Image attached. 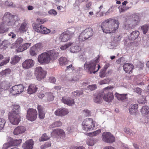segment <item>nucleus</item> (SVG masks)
<instances>
[{
	"instance_id": "obj_22",
	"label": "nucleus",
	"mask_w": 149,
	"mask_h": 149,
	"mask_svg": "<svg viewBox=\"0 0 149 149\" xmlns=\"http://www.w3.org/2000/svg\"><path fill=\"white\" fill-rule=\"evenodd\" d=\"M71 37L70 35L66 33V31L61 35L59 39L61 42H65L68 40Z\"/></svg>"
},
{
	"instance_id": "obj_46",
	"label": "nucleus",
	"mask_w": 149,
	"mask_h": 149,
	"mask_svg": "<svg viewBox=\"0 0 149 149\" xmlns=\"http://www.w3.org/2000/svg\"><path fill=\"white\" fill-rule=\"evenodd\" d=\"M124 131L126 133L131 136L135 134L134 133L128 128H125L124 129Z\"/></svg>"
},
{
	"instance_id": "obj_60",
	"label": "nucleus",
	"mask_w": 149,
	"mask_h": 149,
	"mask_svg": "<svg viewBox=\"0 0 149 149\" xmlns=\"http://www.w3.org/2000/svg\"><path fill=\"white\" fill-rule=\"evenodd\" d=\"M87 88L91 91H92L95 89L97 88V87L95 85H91L88 86Z\"/></svg>"
},
{
	"instance_id": "obj_11",
	"label": "nucleus",
	"mask_w": 149,
	"mask_h": 149,
	"mask_svg": "<svg viewBox=\"0 0 149 149\" xmlns=\"http://www.w3.org/2000/svg\"><path fill=\"white\" fill-rule=\"evenodd\" d=\"M37 113L36 110L29 109L27 110L26 118L28 120L33 121L37 118Z\"/></svg>"
},
{
	"instance_id": "obj_7",
	"label": "nucleus",
	"mask_w": 149,
	"mask_h": 149,
	"mask_svg": "<svg viewBox=\"0 0 149 149\" xmlns=\"http://www.w3.org/2000/svg\"><path fill=\"white\" fill-rule=\"evenodd\" d=\"M113 88V87L108 86L103 89V91L102 92H104L103 96V99L105 101L110 102L113 100V93L111 92L107 91V90L110 89L111 88Z\"/></svg>"
},
{
	"instance_id": "obj_8",
	"label": "nucleus",
	"mask_w": 149,
	"mask_h": 149,
	"mask_svg": "<svg viewBox=\"0 0 149 149\" xmlns=\"http://www.w3.org/2000/svg\"><path fill=\"white\" fill-rule=\"evenodd\" d=\"M32 26L33 29L35 31L40 33L46 34L49 33L51 31L49 29L38 24H33Z\"/></svg>"
},
{
	"instance_id": "obj_62",
	"label": "nucleus",
	"mask_w": 149,
	"mask_h": 149,
	"mask_svg": "<svg viewBox=\"0 0 149 149\" xmlns=\"http://www.w3.org/2000/svg\"><path fill=\"white\" fill-rule=\"evenodd\" d=\"M83 113L86 116H88L90 115V111L88 109H85L83 111Z\"/></svg>"
},
{
	"instance_id": "obj_33",
	"label": "nucleus",
	"mask_w": 149,
	"mask_h": 149,
	"mask_svg": "<svg viewBox=\"0 0 149 149\" xmlns=\"http://www.w3.org/2000/svg\"><path fill=\"white\" fill-rule=\"evenodd\" d=\"M20 106L18 105H14L13 106V111L9 113L18 115L20 113Z\"/></svg>"
},
{
	"instance_id": "obj_30",
	"label": "nucleus",
	"mask_w": 149,
	"mask_h": 149,
	"mask_svg": "<svg viewBox=\"0 0 149 149\" xmlns=\"http://www.w3.org/2000/svg\"><path fill=\"white\" fill-rule=\"evenodd\" d=\"M141 111L143 116H149V107L147 106H143L141 109Z\"/></svg>"
},
{
	"instance_id": "obj_5",
	"label": "nucleus",
	"mask_w": 149,
	"mask_h": 149,
	"mask_svg": "<svg viewBox=\"0 0 149 149\" xmlns=\"http://www.w3.org/2000/svg\"><path fill=\"white\" fill-rule=\"evenodd\" d=\"M82 125L83 129L86 131L93 130L95 126L93 119L89 118H86L84 120Z\"/></svg>"
},
{
	"instance_id": "obj_53",
	"label": "nucleus",
	"mask_w": 149,
	"mask_h": 149,
	"mask_svg": "<svg viewBox=\"0 0 149 149\" xmlns=\"http://www.w3.org/2000/svg\"><path fill=\"white\" fill-rule=\"evenodd\" d=\"M23 39L21 38H19L15 42V45L17 47H18L22 43Z\"/></svg>"
},
{
	"instance_id": "obj_19",
	"label": "nucleus",
	"mask_w": 149,
	"mask_h": 149,
	"mask_svg": "<svg viewBox=\"0 0 149 149\" xmlns=\"http://www.w3.org/2000/svg\"><path fill=\"white\" fill-rule=\"evenodd\" d=\"M69 113L68 109L65 108L58 109L55 112V114L59 116H63Z\"/></svg>"
},
{
	"instance_id": "obj_43",
	"label": "nucleus",
	"mask_w": 149,
	"mask_h": 149,
	"mask_svg": "<svg viewBox=\"0 0 149 149\" xmlns=\"http://www.w3.org/2000/svg\"><path fill=\"white\" fill-rule=\"evenodd\" d=\"M50 138V136L47 135L46 134H43L41 136L40 138L39 139L40 141H44L49 139Z\"/></svg>"
},
{
	"instance_id": "obj_18",
	"label": "nucleus",
	"mask_w": 149,
	"mask_h": 149,
	"mask_svg": "<svg viewBox=\"0 0 149 149\" xmlns=\"http://www.w3.org/2000/svg\"><path fill=\"white\" fill-rule=\"evenodd\" d=\"M49 60L50 61L57 58L58 53L55 50H51L47 52Z\"/></svg>"
},
{
	"instance_id": "obj_2",
	"label": "nucleus",
	"mask_w": 149,
	"mask_h": 149,
	"mask_svg": "<svg viewBox=\"0 0 149 149\" xmlns=\"http://www.w3.org/2000/svg\"><path fill=\"white\" fill-rule=\"evenodd\" d=\"M140 20V17L138 14L132 15L128 17L124 23L123 28L127 30L134 29L138 25Z\"/></svg>"
},
{
	"instance_id": "obj_61",
	"label": "nucleus",
	"mask_w": 149,
	"mask_h": 149,
	"mask_svg": "<svg viewBox=\"0 0 149 149\" xmlns=\"http://www.w3.org/2000/svg\"><path fill=\"white\" fill-rule=\"evenodd\" d=\"M21 59V58L17 56H15L13 58V61L14 63H17Z\"/></svg>"
},
{
	"instance_id": "obj_57",
	"label": "nucleus",
	"mask_w": 149,
	"mask_h": 149,
	"mask_svg": "<svg viewBox=\"0 0 149 149\" xmlns=\"http://www.w3.org/2000/svg\"><path fill=\"white\" fill-rule=\"evenodd\" d=\"M130 7L128 6H123V7H119V11L120 13L123 12L129 9Z\"/></svg>"
},
{
	"instance_id": "obj_49",
	"label": "nucleus",
	"mask_w": 149,
	"mask_h": 149,
	"mask_svg": "<svg viewBox=\"0 0 149 149\" xmlns=\"http://www.w3.org/2000/svg\"><path fill=\"white\" fill-rule=\"evenodd\" d=\"M6 123V121L4 119L0 118V131L3 128Z\"/></svg>"
},
{
	"instance_id": "obj_24",
	"label": "nucleus",
	"mask_w": 149,
	"mask_h": 149,
	"mask_svg": "<svg viewBox=\"0 0 149 149\" xmlns=\"http://www.w3.org/2000/svg\"><path fill=\"white\" fill-rule=\"evenodd\" d=\"M62 102L69 106H72L74 104V100L70 97H63L62 99Z\"/></svg>"
},
{
	"instance_id": "obj_14",
	"label": "nucleus",
	"mask_w": 149,
	"mask_h": 149,
	"mask_svg": "<svg viewBox=\"0 0 149 149\" xmlns=\"http://www.w3.org/2000/svg\"><path fill=\"white\" fill-rule=\"evenodd\" d=\"M8 118L10 123L14 125H17L20 121V117L18 115L9 113Z\"/></svg>"
},
{
	"instance_id": "obj_38",
	"label": "nucleus",
	"mask_w": 149,
	"mask_h": 149,
	"mask_svg": "<svg viewBox=\"0 0 149 149\" xmlns=\"http://www.w3.org/2000/svg\"><path fill=\"white\" fill-rule=\"evenodd\" d=\"M68 61L65 57H61L59 59V63L61 66L65 65L68 63Z\"/></svg>"
},
{
	"instance_id": "obj_55",
	"label": "nucleus",
	"mask_w": 149,
	"mask_h": 149,
	"mask_svg": "<svg viewBox=\"0 0 149 149\" xmlns=\"http://www.w3.org/2000/svg\"><path fill=\"white\" fill-rule=\"evenodd\" d=\"M6 5L8 6H10L14 8H15L16 7L15 4L13 3L12 2L10 1H6Z\"/></svg>"
},
{
	"instance_id": "obj_44",
	"label": "nucleus",
	"mask_w": 149,
	"mask_h": 149,
	"mask_svg": "<svg viewBox=\"0 0 149 149\" xmlns=\"http://www.w3.org/2000/svg\"><path fill=\"white\" fill-rule=\"evenodd\" d=\"M38 52L33 46L32 47L30 50V53L32 56H36Z\"/></svg>"
},
{
	"instance_id": "obj_40",
	"label": "nucleus",
	"mask_w": 149,
	"mask_h": 149,
	"mask_svg": "<svg viewBox=\"0 0 149 149\" xmlns=\"http://www.w3.org/2000/svg\"><path fill=\"white\" fill-rule=\"evenodd\" d=\"M141 29L142 30L143 33L145 34L149 29V24L144 25L141 26Z\"/></svg>"
},
{
	"instance_id": "obj_17",
	"label": "nucleus",
	"mask_w": 149,
	"mask_h": 149,
	"mask_svg": "<svg viewBox=\"0 0 149 149\" xmlns=\"http://www.w3.org/2000/svg\"><path fill=\"white\" fill-rule=\"evenodd\" d=\"M109 66L110 64L107 63L105 65L103 68L100 70V77L103 78L109 74L110 71L107 70V69Z\"/></svg>"
},
{
	"instance_id": "obj_54",
	"label": "nucleus",
	"mask_w": 149,
	"mask_h": 149,
	"mask_svg": "<svg viewBox=\"0 0 149 149\" xmlns=\"http://www.w3.org/2000/svg\"><path fill=\"white\" fill-rule=\"evenodd\" d=\"M83 93L82 91H74L73 93V95L74 96H79L81 95Z\"/></svg>"
},
{
	"instance_id": "obj_56",
	"label": "nucleus",
	"mask_w": 149,
	"mask_h": 149,
	"mask_svg": "<svg viewBox=\"0 0 149 149\" xmlns=\"http://www.w3.org/2000/svg\"><path fill=\"white\" fill-rule=\"evenodd\" d=\"M110 81V79H106L100 81L99 83L100 85L108 84L109 82Z\"/></svg>"
},
{
	"instance_id": "obj_50",
	"label": "nucleus",
	"mask_w": 149,
	"mask_h": 149,
	"mask_svg": "<svg viewBox=\"0 0 149 149\" xmlns=\"http://www.w3.org/2000/svg\"><path fill=\"white\" fill-rule=\"evenodd\" d=\"M11 72L10 69H7L3 70L0 72V74L2 75H6L9 74Z\"/></svg>"
},
{
	"instance_id": "obj_47",
	"label": "nucleus",
	"mask_w": 149,
	"mask_h": 149,
	"mask_svg": "<svg viewBox=\"0 0 149 149\" xmlns=\"http://www.w3.org/2000/svg\"><path fill=\"white\" fill-rule=\"evenodd\" d=\"M76 29L75 27H72L68 29V30L67 31L66 33H67L69 34L72 37L74 34V33Z\"/></svg>"
},
{
	"instance_id": "obj_12",
	"label": "nucleus",
	"mask_w": 149,
	"mask_h": 149,
	"mask_svg": "<svg viewBox=\"0 0 149 149\" xmlns=\"http://www.w3.org/2000/svg\"><path fill=\"white\" fill-rule=\"evenodd\" d=\"M24 87L22 85L19 84L13 86L10 90V93L13 95L19 94L24 91Z\"/></svg>"
},
{
	"instance_id": "obj_39",
	"label": "nucleus",
	"mask_w": 149,
	"mask_h": 149,
	"mask_svg": "<svg viewBox=\"0 0 149 149\" xmlns=\"http://www.w3.org/2000/svg\"><path fill=\"white\" fill-rule=\"evenodd\" d=\"M8 28L6 26L2 23H0V33H3L8 30Z\"/></svg>"
},
{
	"instance_id": "obj_26",
	"label": "nucleus",
	"mask_w": 149,
	"mask_h": 149,
	"mask_svg": "<svg viewBox=\"0 0 149 149\" xmlns=\"http://www.w3.org/2000/svg\"><path fill=\"white\" fill-rule=\"evenodd\" d=\"M81 49V47L79 44H74L70 49V51L72 53H77L80 51Z\"/></svg>"
},
{
	"instance_id": "obj_63",
	"label": "nucleus",
	"mask_w": 149,
	"mask_h": 149,
	"mask_svg": "<svg viewBox=\"0 0 149 149\" xmlns=\"http://www.w3.org/2000/svg\"><path fill=\"white\" fill-rule=\"evenodd\" d=\"M51 146V143L49 142H47L41 146L42 149H45Z\"/></svg>"
},
{
	"instance_id": "obj_48",
	"label": "nucleus",
	"mask_w": 149,
	"mask_h": 149,
	"mask_svg": "<svg viewBox=\"0 0 149 149\" xmlns=\"http://www.w3.org/2000/svg\"><path fill=\"white\" fill-rule=\"evenodd\" d=\"M72 44V42H69L67 44H66L64 45H63L60 47V49L62 50H65L67 48L69 47L70 46H71Z\"/></svg>"
},
{
	"instance_id": "obj_52",
	"label": "nucleus",
	"mask_w": 149,
	"mask_h": 149,
	"mask_svg": "<svg viewBox=\"0 0 149 149\" xmlns=\"http://www.w3.org/2000/svg\"><path fill=\"white\" fill-rule=\"evenodd\" d=\"M96 143L95 140L93 139H88L87 142V144L90 146H93Z\"/></svg>"
},
{
	"instance_id": "obj_36",
	"label": "nucleus",
	"mask_w": 149,
	"mask_h": 149,
	"mask_svg": "<svg viewBox=\"0 0 149 149\" xmlns=\"http://www.w3.org/2000/svg\"><path fill=\"white\" fill-rule=\"evenodd\" d=\"M28 24L26 22H24L21 24L19 28V30L20 32L26 31L28 29Z\"/></svg>"
},
{
	"instance_id": "obj_34",
	"label": "nucleus",
	"mask_w": 149,
	"mask_h": 149,
	"mask_svg": "<svg viewBox=\"0 0 149 149\" xmlns=\"http://www.w3.org/2000/svg\"><path fill=\"white\" fill-rule=\"evenodd\" d=\"M127 95V94H120L116 93L115 94V96L118 100L123 101L125 100L127 98L126 96Z\"/></svg>"
},
{
	"instance_id": "obj_1",
	"label": "nucleus",
	"mask_w": 149,
	"mask_h": 149,
	"mask_svg": "<svg viewBox=\"0 0 149 149\" xmlns=\"http://www.w3.org/2000/svg\"><path fill=\"white\" fill-rule=\"evenodd\" d=\"M119 23L118 20L110 18L103 21L101 24L103 31L105 33H114L118 29Z\"/></svg>"
},
{
	"instance_id": "obj_6",
	"label": "nucleus",
	"mask_w": 149,
	"mask_h": 149,
	"mask_svg": "<svg viewBox=\"0 0 149 149\" xmlns=\"http://www.w3.org/2000/svg\"><path fill=\"white\" fill-rule=\"evenodd\" d=\"M93 29L91 28L86 29L82 31L79 36V39L81 41H84L91 37L93 34Z\"/></svg>"
},
{
	"instance_id": "obj_10",
	"label": "nucleus",
	"mask_w": 149,
	"mask_h": 149,
	"mask_svg": "<svg viewBox=\"0 0 149 149\" xmlns=\"http://www.w3.org/2000/svg\"><path fill=\"white\" fill-rule=\"evenodd\" d=\"M35 74L37 79L40 81L45 77L46 72L41 67H38L36 68Z\"/></svg>"
},
{
	"instance_id": "obj_29",
	"label": "nucleus",
	"mask_w": 149,
	"mask_h": 149,
	"mask_svg": "<svg viewBox=\"0 0 149 149\" xmlns=\"http://www.w3.org/2000/svg\"><path fill=\"white\" fill-rule=\"evenodd\" d=\"M138 108V106L137 104L131 105L129 108L130 113L131 114H135L137 111Z\"/></svg>"
},
{
	"instance_id": "obj_3",
	"label": "nucleus",
	"mask_w": 149,
	"mask_h": 149,
	"mask_svg": "<svg viewBox=\"0 0 149 149\" xmlns=\"http://www.w3.org/2000/svg\"><path fill=\"white\" fill-rule=\"evenodd\" d=\"M19 20L18 17L13 15L8 12L5 13L3 19V24L6 26L13 27Z\"/></svg>"
},
{
	"instance_id": "obj_21",
	"label": "nucleus",
	"mask_w": 149,
	"mask_h": 149,
	"mask_svg": "<svg viewBox=\"0 0 149 149\" xmlns=\"http://www.w3.org/2000/svg\"><path fill=\"white\" fill-rule=\"evenodd\" d=\"M33 144L34 141L33 140L30 139L23 144L22 147L24 149H32Z\"/></svg>"
},
{
	"instance_id": "obj_25",
	"label": "nucleus",
	"mask_w": 149,
	"mask_h": 149,
	"mask_svg": "<svg viewBox=\"0 0 149 149\" xmlns=\"http://www.w3.org/2000/svg\"><path fill=\"white\" fill-rule=\"evenodd\" d=\"M104 92H102L99 93L96 96H95L93 97V101L96 103H100L102 101V97Z\"/></svg>"
},
{
	"instance_id": "obj_37",
	"label": "nucleus",
	"mask_w": 149,
	"mask_h": 149,
	"mask_svg": "<svg viewBox=\"0 0 149 149\" xmlns=\"http://www.w3.org/2000/svg\"><path fill=\"white\" fill-rule=\"evenodd\" d=\"M139 35V32L138 31H132L130 34V39L132 40H134L138 37Z\"/></svg>"
},
{
	"instance_id": "obj_42",
	"label": "nucleus",
	"mask_w": 149,
	"mask_h": 149,
	"mask_svg": "<svg viewBox=\"0 0 149 149\" xmlns=\"http://www.w3.org/2000/svg\"><path fill=\"white\" fill-rule=\"evenodd\" d=\"M46 96L47 97V100L49 101L53 100L54 99V96L51 93H46Z\"/></svg>"
},
{
	"instance_id": "obj_28",
	"label": "nucleus",
	"mask_w": 149,
	"mask_h": 149,
	"mask_svg": "<svg viewBox=\"0 0 149 149\" xmlns=\"http://www.w3.org/2000/svg\"><path fill=\"white\" fill-rule=\"evenodd\" d=\"M38 88L36 87V85L32 84L29 85L28 89V93L31 94L36 93L37 90Z\"/></svg>"
},
{
	"instance_id": "obj_15",
	"label": "nucleus",
	"mask_w": 149,
	"mask_h": 149,
	"mask_svg": "<svg viewBox=\"0 0 149 149\" xmlns=\"http://www.w3.org/2000/svg\"><path fill=\"white\" fill-rule=\"evenodd\" d=\"M22 142V140L21 139L13 140L10 141L8 143H6L3 145V149H7L11 146H17L19 144Z\"/></svg>"
},
{
	"instance_id": "obj_41",
	"label": "nucleus",
	"mask_w": 149,
	"mask_h": 149,
	"mask_svg": "<svg viewBox=\"0 0 149 149\" xmlns=\"http://www.w3.org/2000/svg\"><path fill=\"white\" fill-rule=\"evenodd\" d=\"M9 45V42L8 40H5L2 42V43L0 45V47L1 49H5Z\"/></svg>"
},
{
	"instance_id": "obj_32",
	"label": "nucleus",
	"mask_w": 149,
	"mask_h": 149,
	"mask_svg": "<svg viewBox=\"0 0 149 149\" xmlns=\"http://www.w3.org/2000/svg\"><path fill=\"white\" fill-rule=\"evenodd\" d=\"M38 111L39 117L40 119H43L45 117V113L43 111L42 106L40 105H38Z\"/></svg>"
},
{
	"instance_id": "obj_31",
	"label": "nucleus",
	"mask_w": 149,
	"mask_h": 149,
	"mask_svg": "<svg viewBox=\"0 0 149 149\" xmlns=\"http://www.w3.org/2000/svg\"><path fill=\"white\" fill-rule=\"evenodd\" d=\"M30 43H27L24 44L22 46H19L18 49H17V52H20L26 49L31 45Z\"/></svg>"
},
{
	"instance_id": "obj_9",
	"label": "nucleus",
	"mask_w": 149,
	"mask_h": 149,
	"mask_svg": "<svg viewBox=\"0 0 149 149\" xmlns=\"http://www.w3.org/2000/svg\"><path fill=\"white\" fill-rule=\"evenodd\" d=\"M102 140L105 143H111L115 141V139L113 135L109 132H104L102 136Z\"/></svg>"
},
{
	"instance_id": "obj_4",
	"label": "nucleus",
	"mask_w": 149,
	"mask_h": 149,
	"mask_svg": "<svg viewBox=\"0 0 149 149\" xmlns=\"http://www.w3.org/2000/svg\"><path fill=\"white\" fill-rule=\"evenodd\" d=\"M97 61L96 60H92L86 63L84 65V69L91 74H95L98 71L100 68V65L97 64L96 68Z\"/></svg>"
},
{
	"instance_id": "obj_51",
	"label": "nucleus",
	"mask_w": 149,
	"mask_h": 149,
	"mask_svg": "<svg viewBox=\"0 0 149 149\" xmlns=\"http://www.w3.org/2000/svg\"><path fill=\"white\" fill-rule=\"evenodd\" d=\"M62 125V123L60 121H57L53 123L51 125L52 127H58Z\"/></svg>"
},
{
	"instance_id": "obj_23",
	"label": "nucleus",
	"mask_w": 149,
	"mask_h": 149,
	"mask_svg": "<svg viewBox=\"0 0 149 149\" xmlns=\"http://www.w3.org/2000/svg\"><path fill=\"white\" fill-rule=\"evenodd\" d=\"M26 130V129L24 126H19L14 129L13 133L14 135H17L24 133Z\"/></svg>"
},
{
	"instance_id": "obj_20",
	"label": "nucleus",
	"mask_w": 149,
	"mask_h": 149,
	"mask_svg": "<svg viewBox=\"0 0 149 149\" xmlns=\"http://www.w3.org/2000/svg\"><path fill=\"white\" fill-rule=\"evenodd\" d=\"M64 79L70 81L74 82L79 80V79L77 78L76 75L72 74L66 75L64 77Z\"/></svg>"
},
{
	"instance_id": "obj_35",
	"label": "nucleus",
	"mask_w": 149,
	"mask_h": 149,
	"mask_svg": "<svg viewBox=\"0 0 149 149\" xmlns=\"http://www.w3.org/2000/svg\"><path fill=\"white\" fill-rule=\"evenodd\" d=\"M52 133L53 134H56L62 137L64 136L65 135V132L63 130L58 129L54 130Z\"/></svg>"
},
{
	"instance_id": "obj_13",
	"label": "nucleus",
	"mask_w": 149,
	"mask_h": 149,
	"mask_svg": "<svg viewBox=\"0 0 149 149\" xmlns=\"http://www.w3.org/2000/svg\"><path fill=\"white\" fill-rule=\"evenodd\" d=\"M38 61L42 64H47L50 62L47 52L41 54L38 56Z\"/></svg>"
},
{
	"instance_id": "obj_58",
	"label": "nucleus",
	"mask_w": 149,
	"mask_h": 149,
	"mask_svg": "<svg viewBox=\"0 0 149 149\" xmlns=\"http://www.w3.org/2000/svg\"><path fill=\"white\" fill-rule=\"evenodd\" d=\"M10 60L9 57H8L6 60H4L0 63V66H2L6 65L9 62Z\"/></svg>"
},
{
	"instance_id": "obj_45",
	"label": "nucleus",
	"mask_w": 149,
	"mask_h": 149,
	"mask_svg": "<svg viewBox=\"0 0 149 149\" xmlns=\"http://www.w3.org/2000/svg\"><path fill=\"white\" fill-rule=\"evenodd\" d=\"M33 47L38 51V52H39L42 49L43 46L42 44L41 43H39L33 46Z\"/></svg>"
},
{
	"instance_id": "obj_16",
	"label": "nucleus",
	"mask_w": 149,
	"mask_h": 149,
	"mask_svg": "<svg viewBox=\"0 0 149 149\" xmlns=\"http://www.w3.org/2000/svg\"><path fill=\"white\" fill-rule=\"evenodd\" d=\"M34 65V62L31 59L25 60L22 63V66L24 69H27L32 68Z\"/></svg>"
},
{
	"instance_id": "obj_59",
	"label": "nucleus",
	"mask_w": 149,
	"mask_h": 149,
	"mask_svg": "<svg viewBox=\"0 0 149 149\" xmlns=\"http://www.w3.org/2000/svg\"><path fill=\"white\" fill-rule=\"evenodd\" d=\"M138 102L140 104H144L146 103V99L144 97H142L138 100Z\"/></svg>"
},
{
	"instance_id": "obj_64",
	"label": "nucleus",
	"mask_w": 149,
	"mask_h": 149,
	"mask_svg": "<svg viewBox=\"0 0 149 149\" xmlns=\"http://www.w3.org/2000/svg\"><path fill=\"white\" fill-rule=\"evenodd\" d=\"M134 92L137 93L139 94H141L142 92V89L138 87L134 88Z\"/></svg>"
},
{
	"instance_id": "obj_27",
	"label": "nucleus",
	"mask_w": 149,
	"mask_h": 149,
	"mask_svg": "<svg viewBox=\"0 0 149 149\" xmlns=\"http://www.w3.org/2000/svg\"><path fill=\"white\" fill-rule=\"evenodd\" d=\"M124 70L127 73H130L132 72L134 66L129 63H125L123 66Z\"/></svg>"
}]
</instances>
